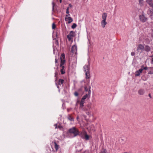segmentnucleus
Masks as SVG:
<instances>
[{
    "label": "nucleus",
    "instance_id": "nucleus-11",
    "mask_svg": "<svg viewBox=\"0 0 153 153\" xmlns=\"http://www.w3.org/2000/svg\"><path fill=\"white\" fill-rule=\"evenodd\" d=\"M83 68L85 70V71H89V66L87 65H85L83 67Z\"/></svg>",
    "mask_w": 153,
    "mask_h": 153
},
{
    "label": "nucleus",
    "instance_id": "nucleus-50",
    "mask_svg": "<svg viewBox=\"0 0 153 153\" xmlns=\"http://www.w3.org/2000/svg\"><path fill=\"white\" fill-rule=\"evenodd\" d=\"M57 75V74L56 72L55 73V76L56 77V75Z\"/></svg>",
    "mask_w": 153,
    "mask_h": 153
},
{
    "label": "nucleus",
    "instance_id": "nucleus-15",
    "mask_svg": "<svg viewBox=\"0 0 153 153\" xmlns=\"http://www.w3.org/2000/svg\"><path fill=\"white\" fill-rule=\"evenodd\" d=\"M86 78L88 79L89 78L90 74L89 71H85Z\"/></svg>",
    "mask_w": 153,
    "mask_h": 153
},
{
    "label": "nucleus",
    "instance_id": "nucleus-27",
    "mask_svg": "<svg viewBox=\"0 0 153 153\" xmlns=\"http://www.w3.org/2000/svg\"><path fill=\"white\" fill-rule=\"evenodd\" d=\"M77 26L76 24L75 23H74L71 26V28L73 29L75 28Z\"/></svg>",
    "mask_w": 153,
    "mask_h": 153
},
{
    "label": "nucleus",
    "instance_id": "nucleus-18",
    "mask_svg": "<svg viewBox=\"0 0 153 153\" xmlns=\"http://www.w3.org/2000/svg\"><path fill=\"white\" fill-rule=\"evenodd\" d=\"M83 139H85L86 140H89V136L87 134V133L84 136V138Z\"/></svg>",
    "mask_w": 153,
    "mask_h": 153
},
{
    "label": "nucleus",
    "instance_id": "nucleus-43",
    "mask_svg": "<svg viewBox=\"0 0 153 153\" xmlns=\"http://www.w3.org/2000/svg\"><path fill=\"white\" fill-rule=\"evenodd\" d=\"M54 126H55V128H57V124H55L54 125Z\"/></svg>",
    "mask_w": 153,
    "mask_h": 153
},
{
    "label": "nucleus",
    "instance_id": "nucleus-31",
    "mask_svg": "<svg viewBox=\"0 0 153 153\" xmlns=\"http://www.w3.org/2000/svg\"><path fill=\"white\" fill-rule=\"evenodd\" d=\"M120 141L122 144H124L126 142V141L123 139H121Z\"/></svg>",
    "mask_w": 153,
    "mask_h": 153
},
{
    "label": "nucleus",
    "instance_id": "nucleus-6",
    "mask_svg": "<svg viewBox=\"0 0 153 153\" xmlns=\"http://www.w3.org/2000/svg\"><path fill=\"white\" fill-rule=\"evenodd\" d=\"M146 1L149 5L153 8V1L152 0H146Z\"/></svg>",
    "mask_w": 153,
    "mask_h": 153
},
{
    "label": "nucleus",
    "instance_id": "nucleus-30",
    "mask_svg": "<svg viewBox=\"0 0 153 153\" xmlns=\"http://www.w3.org/2000/svg\"><path fill=\"white\" fill-rule=\"evenodd\" d=\"M61 60V63L64 65L65 64V59H60Z\"/></svg>",
    "mask_w": 153,
    "mask_h": 153
},
{
    "label": "nucleus",
    "instance_id": "nucleus-46",
    "mask_svg": "<svg viewBox=\"0 0 153 153\" xmlns=\"http://www.w3.org/2000/svg\"><path fill=\"white\" fill-rule=\"evenodd\" d=\"M69 6L70 7H72V6L71 4H70L69 5Z\"/></svg>",
    "mask_w": 153,
    "mask_h": 153
},
{
    "label": "nucleus",
    "instance_id": "nucleus-8",
    "mask_svg": "<svg viewBox=\"0 0 153 153\" xmlns=\"http://www.w3.org/2000/svg\"><path fill=\"white\" fill-rule=\"evenodd\" d=\"M144 48V46L142 44H139L137 48V51H138L139 50H143Z\"/></svg>",
    "mask_w": 153,
    "mask_h": 153
},
{
    "label": "nucleus",
    "instance_id": "nucleus-19",
    "mask_svg": "<svg viewBox=\"0 0 153 153\" xmlns=\"http://www.w3.org/2000/svg\"><path fill=\"white\" fill-rule=\"evenodd\" d=\"M64 82V80L62 79H60L58 81V84L60 85V84H62Z\"/></svg>",
    "mask_w": 153,
    "mask_h": 153
},
{
    "label": "nucleus",
    "instance_id": "nucleus-55",
    "mask_svg": "<svg viewBox=\"0 0 153 153\" xmlns=\"http://www.w3.org/2000/svg\"><path fill=\"white\" fill-rule=\"evenodd\" d=\"M152 61H153V58H152Z\"/></svg>",
    "mask_w": 153,
    "mask_h": 153
},
{
    "label": "nucleus",
    "instance_id": "nucleus-23",
    "mask_svg": "<svg viewBox=\"0 0 153 153\" xmlns=\"http://www.w3.org/2000/svg\"><path fill=\"white\" fill-rule=\"evenodd\" d=\"M88 94H86L84 96L82 97V100H85L88 97Z\"/></svg>",
    "mask_w": 153,
    "mask_h": 153
},
{
    "label": "nucleus",
    "instance_id": "nucleus-36",
    "mask_svg": "<svg viewBox=\"0 0 153 153\" xmlns=\"http://www.w3.org/2000/svg\"><path fill=\"white\" fill-rule=\"evenodd\" d=\"M138 71L139 72V73H140L141 74V73L143 71V70L142 69L140 68V69H139Z\"/></svg>",
    "mask_w": 153,
    "mask_h": 153
},
{
    "label": "nucleus",
    "instance_id": "nucleus-38",
    "mask_svg": "<svg viewBox=\"0 0 153 153\" xmlns=\"http://www.w3.org/2000/svg\"><path fill=\"white\" fill-rule=\"evenodd\" d=\"M66 13L67 14H68L69 13V7H67L66 9Z\"/></svg>",
    "mask_w": 153,
    "mask_h": 153
},
{
    "label": "nucleus",
    "instance_id": "nucleus-54",
    "mask_svg": "<svg viewBox=\"0 0 153 153\" xmlns=\"http://www.w3.org/2000/svg\"><path fill=\"white\" fill-rule=\"evenodd\" d=\"M66 17H68V15H66Z\"/></svg>",
    "mask_w": 153,
    "mask_h": 153
},
{
    "label": "nucleus",
    "instance_id": "nucleus-10",
    "mask_svg": "<svg viewBox=\"0 0 153 153\" xmlns=\"http://www.w3.org/2000/svg\"><path fill=\"white\" fill-rule=\"evenodd\" d=\"M107 16V14L106 13H103L102 14V18L103 20H106V17Z\"/></svg>",
    "mask_w": 153,
    "mask_h": 153
},
{
    "label": "nucleus",
    "instance_id": "nucleus-56",
    "mask_svg": "<svg viewBox=\"0 0 153 153\" xmlns=\"http://www.w3.org/2000/svg\"><path fill=\"white\" fill-rule=\"evenodd\" d=\"M78 117H77V119H78Z\"/></svg>",
    "mask_w": 153,
    "mask_h": 153
},
{
    "label": "nucleus",
    "instance_id": "nucleus-4",
    "mask_svg": "<svg viewBox=\"0 0 153 153\" xmlns=\"http://www.w3.org/2000/svg\"><path fill=\"white\" fill-rule=\"evenodd\" d=\"M77 51L76 46L75 45H74L72 47L71 49V52L72 53H76Z\"/></svg>",
    "mask_w": 153,
    "mask_h": 153
},
{
    "label": "nucleus",
    "instance_id": "nucleus-32",
    "mask_svg": "<svg viewBox=\"0 0 153 153\" xmlns=\"http://www.w3.org/2000/svg\"><path fill=\"white\" fill-rule=\"evenodd\" d=\"M71 36H70L68 35L67 36V38L68 39L69 41H70L71 40Z\"/></svg>",
    "mask_w": 153,
    "mask_h": 153
},
{
    "label": "nucleus",
    "instance_id": "nucleus-26",
    "mask_svg": "<svg viewBox=\"0 0 153 153\" xmlns=\"http://www.w3.org/2000/svg\"><path fill=\"white\" fill-rule=\"evenodd\" d=\"M61 73L62 74H63L65 73V69H61L60 70Z\"/></svg>",
    "mask_w": 153,
    "mask_h": 153
},
{
    "label": "nucleus",
    "instance_id": "nucleus-49",
    "mask_svg": "<svg viewBox=\"0 0 153 153\" xmlns=\"http://www.w3.org/2000/svg\"><path fill=\"white\" fill-rule=\"evenodd\" d=\"M143 1V0H139V2L140 3L141 1Z\"/></svg>",
    "mask_w": 153,
    "mask_h": 153
},
{
    "label": "nucleus",
    "instance_id": "nucleus-16",
    "mask_svg": "<svg viewBox=\"0 0 153 153\" xmlns=\"http://www.w3.org/2000/svg\"><path fill=\"white\" fill-rule=\"evenodd\" d=\"M151 68H149V69L148 71V74H153V70H151Z\"/></svg>",
    "mask_w": 153,
    "mask_h": 153
},
{
    "label": "nucleus",
    "instance_id": "nucleus-28",
    "mask_svg": "<svg viewBox=\"0 0 153 153\" xmlns=\"http://www.w3.org/2000/svg\"><path fill=\"white\" fill-rule=\"evenodd\" d=\"M85 91H88V86L87 85H86L85 86Z\"/></svg>",
    "mask_w": 153,
    "mask_h": 153
},
{
    "label": "nucleus",
    "instance_id": "nucleus-1",
    "mask_svg": "<svg viewBox=\"0 0 153 153\" xmlns=\"http://www.w3.org/2000/svg\"><path fill=\"white\" fill-rule=\"evenodd\" d=\"M68 132L70 133L73 134L74 137H75L78 135H79V132L78 130L75 127H73L69 129Z\"/></svg>",
    "mask_w": 153,
    "mask_h": 153
},
{
    "label": "nucleus",
    "instance_id": "nucleus-47",
    "mask_svg": "<svg viewBox=\"0 0 153 153\" xmlns=\"http://www.w3.org/2000/svg\"><path fill=\"white\" fill-rule=\"evenodd\" d=\"M149 96L150 97V98H151V94H149Z\"/></svg>",
    "mask_w": 153,
    "mask_h": 153
},
{
    "label": "nucleus",
    "instance_id": "nucleus-21",
    "mask_svg": "<svg viewBox=\"0 0 153 153\" xmlns=\"http://www.w3.org/2000/svg\"><path fill=\"white\" fill-rule=\"evenodd\" d=\"M140 74L138 71H136L135 73V76H139L140 75Z\"/></svg>",
    "mask_w": 153,
    "mask_h": 153
},
{
    "label": "nucleus",
    "instance_id": "nucleus-5",
    "mask_svg": "<svg viewBox=\"0 0 153 153\" xmlns=\"http://www.w3.org/2000/svg\"><path fill=\"white\" fill-rule=\"evenodd\" d=\"M65 21H68V24L70 23L73 21L72 19L70 17H65Z\"/></svg>",
    "mask_w": 153,
    "mask_h": 153
},
{
    "label": "nucleus",
    "instance_id": "nucleus-22",
    "mask_svg": "<svg viewBox=\"0 0 153 153\" xmlns=\"http://www.w3.org/2000/svg\"><path fill=\"white\" fill-rule=\"evenodd\" d=\"M74 32L73 31H71L70 32L69 34L68 35L72 37H73L74 36Z\"/></svg>",
    "mask_w": 153,
    "mask_h": 153
},
{
    "label": "nucleus",
    "instance_id": "nucleus-2",
    "mask_svg": "<svg viewBox=\"0 0 153 153\" xmlns=\"http://www.w3.org/2000/svg\"><path fill=\"white\" fill-rule=\"evenodd\" d=\"M139 17L140 21L142 23L146 22L148 20V18L143 13L139 15Z\"/></svg>",
    "mask_w": 153,
    "mask_h": 153
},
{
    "label": "nucleus",
    "instance_id": "nucleus-45",
    "mask_svg": "<svg viewBox=\"0 0 153 153\" xmlns=\"http://www.w3.org/2000/svg\"><path fill=\"white\" fill-rule=\"evenodd\" d=\"M61 69H64L65 67L64 66H63L62 67Z\"/></svg>",
    "mask_w": 153,
    "mask_h": 153
},
{
    "label": "nucleus",
    "instance_id": "nucleus-53",
    "mask_svg": "<svg viewBox=\"0 0 153 153\" xmlns=\"http://www.w3.org/2000/svg\"><path fill=\"white\" fill-rule=\"evenodd\" d=\"M67 15H68V16H70V14H69V13Z\"/></svg>",
    "mask_w": 153,
    "mask_h": 153
},
{
    "label": "nucleus",
    "instance_id": "nucleus-3",
    "mask_svg": "<svg viewBox=\"0 0 153 153\" xmlns=\"http://www.w3.org/2000/svg\"><path fill=\"white\" fill-rule=\"evenodd\" d=\"M90 106H80L79 108L80 110L83 111H88L90 108Z\"/></svg>",
    "mask_w": 153,
    "mask_h": 153
},
{
    "label": "nucleus",
    "instance_id": "nucleus-34",
    "mask_svg": "<svg viewBox=\"0 0 153 153\" xmlns=\"http://www.w3.org/2000/svg\"><path fill=\"white\" fill-rule=\"evenodd\" d=\"M149 69V68H148L147 66L145 67L144 68H143V70H147V71H148V70Z\"/></svg>",
    "mask_w": 153,
    "mask_h": 153
},
{
    "label": "nucleus",
    "instance_id": "nucleus-52",
    "mask_svg": "<svg viewBox=\"0 0 153 153\" xmlns=\"http://www.w3.org/2000/svg\"><path fill=\"white\" fill-rule=\"evenodd\" d=\"M62 0H59L60 2L61 3L62 2Z\"/></svg>",
    "mask_w": 153,
    "mask_h": 153
},
{
    "label": "nucleus",
    "instance_id": "nucleus-39",
    "mask_svg": "<svg viewBox=\"0 0 153 153\" xmlns=\"http://www.w3.org/2000/svg\"><path fill=\"white\" fill-rule=\"evenodd\" d=\"M100 153H106V150L105 149L103 150V151H101Z\"/></svg>",
    "mask_w": 153,
    "mask_h": 153
},
{
    "label": "nucleus",
    "instance_id": "nucleus-29",
    "mask_svg": "<svg viewBox=\"0 0 153 153\" xmlns=\"http://www.w3.org/2000/svg\"><path fill=\"white\" fill-rule=\"evenodd\" d=\"M52 11H54V6H55L54 2H52Z\"/></svg>",
    "mask_w": 153,
    "mask_h": 153
},
{
    "label": "nucleus",
    "instance_id": "nucleus-13",
    "mask_svg": "<svg viewBox=\"0 0 153 153\" xmlns=\"http://www.w3.org/2000/svg\"><path fill=\"white\" fill-rule=\"evenodd\" d=\"M144 91L143 89H140L138 91V94L141 95H143L144 94Z\"/></svg>",
    "mask_w": 153,
    "mask_h": 153
},
{
    "label": "nucleus",
    "instance_id": "nucleus-44",
    "mask_svg": "<svg viewBox=\"0 0 153 153\" xmlns=\"http://www.w3.org/2000/svg\"><path fill=\"white\" fill-rule=\"evenodd\" d=\"M63 65H64L60 63V67L61 68L63 66Z\"/></svg>",
    "mask_w": 153,
    "mask_h": 153
},
{
    "label": "nucleus",
    "instance_id": "nucleus-51",
    "mask_svg": "<svg viewBox=\"0 0 153 153\" xmlns=\"http://www.w3.org/2000/svg\"><path fill=\"white\" fill-rule=\"evenodd\" d=\"M143 73L144 74H146V71H143Z\"/></svg>",
    "mask_w": 153,
    "mask_h": 153
},
{
    "label": "nucleus",
    "instance_id": "nucleus-9",
    "mask_svg": "<svg viewBox=\"0 0 153 153\" xmlns=\"http://www.w3.org/2000/svg\"><path fill=\"white\" fill-rule=\"evenodd\" d=\"M107 24V22H106V21L105 20H102L101 21V25L102 26L103 28H104L105 27V25H106Z\"/></svg>",
    "mask_w": 153,
    "mask_h": 153
},
{
    "label": "nucleus",
    "instance_id": "nucleus-33",
    "mask_svg": "<svg viewBox=\"0 0 153 153\" xmlns=\"http://www.w3.org/2000/svg\"><path fill=\"white\" fill-rule=\"evenodd\" d=\"M56 26L55 24L54 23H53L52 25V28L53 29H55Z\"/></svg>",
    "mask_w": 153,
    "mask_h": 153
},
{
    "label": "nucleus",
    "instance_id": "nucleus-42",
    "mask_svg": "<svg viewBox=\"0 0 153 153\" xmlns=\"http://www.w3.org/2000/svg\"><path fill=\"white\" fill-rule=\"evenodd\" d=\"M58 61L57 60L56 58L55 59V63H58Z\"/></svg>",
    "mask_w": 153,
    "mask_h": 153
},
{
    "label": "nucleus",
    "instance_id": "nucleus-41",
    "mask_svg": "<svg viewBox=\"0 0 153 153\" xmlns=\"http://www.w3.org/2000/svg\"><path fill=\"white\" fill-rule=\"evenodd\" d=\"M145 67L144 66V65H142L141 66V69H142L143 70V68H144Z\"/></svg>",
    "mask_w": 153,
    "mask_h": 153
},
{
    "label": "nucleus",
    "instance_id": "nucleus-40",
    "mask_svg": "<svg viewBox=\"0 0 153 153\" xmlns=\"http://www.w3.org/2000/svg\"><path fill=\"white\" fill-rule=\"evenodd\" d=\"M135 54V53L134 52H131V55L132 56H134Z\"/></svg>",
    "mask_w": 153,
    "mask_h": 153
},
{
    "label": "nucleus",
    "instance_id": "nucleus-12",
    "mask_svg": "<svg viewBox=\"0 0 153 153\" xmlns=\"http://www.w3.org/2000/svg\"><path fill=\"white\" fill-rule=\"evenodd\" d=\"M144 50L146 51L149 52L150 51L151 48L148 45H146L144 48Z\"/></svg>",
    "mask_w": 153,
    "mask_h": 153
},
{
    "label": "nucleus",
    "instance_id": "nucleus-37",
    "mask_svg": "<svg viewBox=\"0 0 153 153\" xmlns=\"http://www.w3.org/2000/svg\"><path fill=\"white\" fill-rule=\"evenodd\" d=\"M138 71L139 72V73H140L141 74V73L143 71V70L142 69L140 68V69H139Z\"/></svg>",
    "mask_w": 153,
    "mask_h": 153
},
{
    "label": "nucleus",
    "instance_id": "nucleus-17",
    "mask_svg": "<svg viewBox=\"0 0 153 153\" xmlns=\"http://www.w3.org/2000/svg\"><path fill=\"white\" fill-rule=\"evenodd\" d=\"M65 55L64 53H62L61 54L60 57V59H65Z\"/></svg>",
    "mask_w": 153,
    "mask_h": 153
},
{
    "label": "nucleus",
    "instance_id": "nucleus-48",
    "mask_svg": "<svg viewBox=\"0 0 153 153\" xmlns=\"http://www.w3.org/2000/svg\"><path fill=\"white\" fill-rule=\"evenodd\" d=\"M86 113L88 115H89V114H90V113L89 112H88L87 113L86 112Z\"/></svg>",
    "mask_w": 153,
    "mask_h": 153
},
{
    "label": "nucleus",
    "instance_id": "nucleus-25",
    "mask_svg": "<svg viewBox=\"0 0 153 153\" xmlns=\"http://www.w3.org/2000/svg\"><path fill=\"white\" fill-rule=\"evenodd\" d=\"M88 88H89V90H88V94L90 95L91 94V87L90 85H88Z\"/></svg>",
    "mask_w": 153,
    "mask_h": 153
},
{
    "label": "nucleus",
    "instance_id": "nucleus-35",
    "mask_svg": "<svg viewBox=\"0 0 153 153\" xmlns=\"http://www.w3.org/2000/svg\"><path fill=\"white\" fill-rule=\"evenodd\" d=\"M74 95L75 96L77 97L79 95V94L76 91L74 93Z\"/></svg>",
    "mask_w": 153,
    "mask_h": 153
},
{
    "label": "nucleus",
    "instance_id": "nucleus-20",
    "mask_svg": "<svg viewBox=\"0 0 153 153\" xmlns=\"http://www.w3.org/2000/svg\"><path fill=\"white\" fill-rule=\"evenodd\" d=\"M68 118L69 120H70L71 121H72L74 120V119L70 115H68Z\"/></svg>",
    "mask_w": 153,
    "mask_h": 153
},
{
    "label": "nucleus",
    "instance_id": "nucleus-7",
    "mask_svg": "<svg viewBox=\"0 0 153 153\" xmlns=\"http://www.w3.org/2000/svg\"><path fill=\"white\" fill-rule=\"evenodd\" d=\"M86 133H87L85 131H83L80 134L79 133V135H79L82 138H84V136Z\"/></svg>",
    "mask_w": 153,
    "mask_h": 153
},
{
    "label": "nucleus",
    "instance_id": "nucleus-24",
    "mask_svg": "<svg viewBox=\"0 0 153 153\" xmlns=\"http://www.w3.org/2000/svg\"><path fill=\"white\" fill-rule=\"evenodd\" d=\"M85 100H82V98L81 101L80 102V105H83V104L85 102Z\"/></svg>",
    "mask_w": 153,
    "mask_h": 153
},
{
    "label": "nucleus",
    "instance_id": "nucleus-14",
    "mask_svg": "<svg viewBox=\"0 0 153 153\" xmlns=\"http://www.w3.org/2000/svg\"><path fill=\"white\" fill-rule=\"evenodd\" d=\"M54 144L55 145V148L56 150L57 151L59 149V146L57 144L56 142H54Z\"/></svg>",
    "mask_w": 153,
    "mask_h": 153
}]
</instances>
